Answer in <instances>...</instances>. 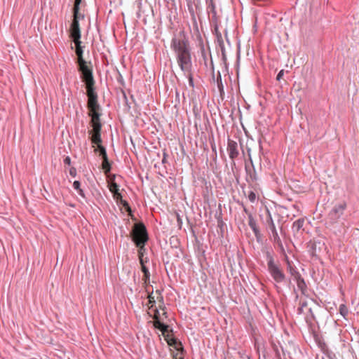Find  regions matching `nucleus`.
Instances as JSON below:
<instances>
[{
    "instance_id": "4be33fe9",
    "label": "nucleus",
    "mask_w": 359,
    "mask_h": 359,
    "mask_svg": "<svg viewBox=\"0 0 359 359\" xmlns=\"http://www.w3.org/2000/svg\"><path fill=\"white\" fill-rule=\"evenodd\" d=\"M142 271L144 273V281L147 282L149 277V272L148 269L144 265V263H142Z\"/></svg>"
},
{
    "instance_id": "b1692460",
    "label": "nucleus",
    "mask_w": 359,
    "mask_h": 359,
    "mask_svg": "<svg viewBox=\"0 0 359 359\" xmlns=\"http://www.w3.org/2000/svg\"><path fill=\"white\" fill-rule=\"evenodd\" d=\"M119 203L121 204H122L123 207L129 213V215H131V208H130L128 203L124 200H121Z\"/></svg>"
},
{
    "instance_id": "c756f323",
    "label": "nucleus",
    "mask_w": 359,
    "mask_h": 359,
    "mask_svg": "<svg viewBox=\"0 0 359 359\" xmlns=\"http://www.w3.org/2000/svg\"><path fill=\"white\" fill-rule=\"evenodd\" d=\"M306 306H307L306 302H302L300 307L298 309L299 313H303L304 312V308L306 307Z\"/></svg>"
},
{
    "instance_id": "f257e3e1",
    "label": "nucleus",
    "mask_w": 359,
    "mask_h": 359,
    "mask_svg": "<svg viewBox=\"0 0 359 359\" xmlns=\"http://www.w3.org/2000/svg\"><path fill=\"white\" fill-rule=\"evenodd\" d=\"M171 48L176 54L177 62L180 69L189 76V85L194 86L193 79L191 75L192 62L190 48L188 40L183 33H180L172 39Z\"/></svg>"
},
{
    "instance_id": "9d476101",
    "label": "nucleus",
    "mask_w": 359,
    "mask_h": 359,
    "mask_svg": "<svg viewBox=\"0 0 359 359\" xmlns=\"http://www.w3.org/2000/svg\"><path fill=\"white\" fill-rule=\"evenodd\" d=\"M227 151L231 159L233 160L236 158H237L239 154L237 142L233 140H229L227 145Z\"/></svg>"
},
{
    "instance_id": "f3484780",
    "label": "nucleus",
    "mask_w": 359,
    "mask_h": 359,
    "mask_svg": "<svg viewBox=\"0 0 359 359\" xmlns=\"http://www.w3.org/2000/svg\"><path fill=\"white\" fill-rule=\"evenodd\" d=\"M215 33L217 39L218 43L222 45L223 43V39L221 32L219 31L218 25L215 26Z\"/></svg>"
},
{
    "instance_id": "393cba45",
    "label": "nucleus",
    "mask_w": 359,
    "mask_h": 359,
    "mask_svg": "<svg viewBox=\"0 0 359 359\" xmlns=\"http://www.w3.org/2000/svg\"><path fill=\"white\" fill-rule=\"evenodd\" d=\"M155 298H156V297L153 294V293H151L149 294V296H148L149 304L151 305L149 309H151L154 306V304L156 302Z\"/></svg>"
},
{
    "instance_id": "6ab92c4d",
    "label": "nucleus",
    "mask_w": 359,
    "mask_h": 359,
    "mask_svg": "<svg viewBox=\"0 0 359 359\" xmlns=\"http://www.w3.org/2000/svg\"><path fill=\"white\" fill-rule=\"evenodd\" d=\"M109 189L113 194L119 192L118 186L116 182H111L109 186Z\"/></svg>"
},
{
    "instance_id": "0eeeda50",
    "label": "nucleus",
    "mask_w": 359,
    "mask_h": 359,
    "mask_svg": "<svg viewBox=\"0 0 359 359\" xmlns=\"http://www.w3.org/2000/svg\"><path fill=\"white\" fill-rule=\"evenodd\" d=\"M267 265L268 270L274 280L277 283L283 282L285 279V275L279 265L274 262L272 257L269 258Z\"/></svg>"
},
{
    "instance_id": "39448f33",
    "label": "nucleus",
    "mask_w": 359,
    "mask_h": 359,
    "mask_svg": "<svg viewBox=\"0 0 359 359\" xmlns=\"http://www.w3.org/2000/svg\"><path fill=\"white\" fill-rule=\"evenodd\" d=\"M76 45V53L78 56L79 71L81 72V77L92 75V69L87 65L86 62L83 59V50L81 46V41H74Z\"/></svg>"
},
{
    "instance_id": "20e7f679",
    "label": "nucleus",
    "mask_w": 359,
    "mask_h": 359,
    "mask_svg": "<svg viewBox=\"0 0 359 359\" xmlns=\"http://www.w3.org/2000/svg\"><path fill=\"white\" fill-rule=\"evenodd\" d=\"M133 241L137 246L145 245L148 241V235L145 226L142 223L135 224L132 231Z\"/></svg>"
},
{
    "instance_id": "7c9ffc66",
    "label": "nucleus",
    "mask_w": 359,
    "mask_h": 359,
    "mask_svg": "<svg viewBox=\"0 0 359 359\" xmlns=\"http://www.w3.org/2000/svg\"><path fill=\"white\" fill-rule=\"evenodd\" d=\"M283 75H284V70H283V69H282V70H280V71L279 72V73L278 74L277 77H276V79H277L278 81H280V80L283 78Z\"/></svg>"
},
{
    "instance_id": "cd10ccee",
    "label": "nucleus",
    "mask_w": 359,
    "mask_h": 359,
    "mask_svg": "<svg viewBox=\"0 0 359 359\" xmlns=\"http://www.w3.org/2000/svg\"><path fill=\"white\" fill-rule=\"evenodd\" d=\"M113 196H114V198L119 203L121 200H123L122 198V196L120 192H117V193H115L114 194H113Z\"/></svg>"
},
{
    "instance_id": "6e6552de",
    "label": "nucleus",
    "mask_w": 359,
    "mask_h": 359,
    "mask_svg": "<svg viewBox=\"0 0 359 359\" xmlns=\"http://www.w3.org/2000/svg\"><path fill=\"white\" fill-rule=\"evenodd\" d=\"M80 17L81 15H74L70 27V36L73 39V41H78L81 39V30L79 22Z\"/></svg>"
},
{
    "instance_id": "f03ea898",
    "label": "nucleus",
    "mask_w": 359,
    "mask_h": 359,
    "mask_svg": "<svg viewBox=\"0 0 359 359\" xmlns=\"http://www.w3.org/2000/svg\"><path fill=\"white\" fill-rule=\"evenodd\" d=\"M81 79L86 86L87 96L88 97L87 104L89 110L88 114L91 118L97 117V119H99L100 117V114L99 113L100 106L97 103V95L94 89L95 81L93 76L92 74L81 77Z\"/></svg>"
},
{
    "instance_id": "aec40b11",
    "label": "nucleus",
    "mask_w": 359,
    "mask_h": 359,
    "mask_svg": "<svg viewBox=\"0 0 359 359\" xmlns=\"http://www.w3.org/2000/svg\"><path fill=\"white\" fill-rule=\"evenodd\" d=\"M137 247L139 248L138 255H139L140 264H142V263H143L142 257H143L144 252L145 251L144 245H140V246H137Z\"/></svg>"
},
{
    "instance_id": "423d86ee",
    "label": "nucleus",
    "mask_w": 359,
    "mask_h": 359,
    "mask_svg": "<svg viewBox=\"0 0 359 359\" xmlns=\"http://www.w3.org/2000/svg\"><path fill=\"white\" fill-rule=\"evenodd\" d=\"M90 125L93 128L92 130L89 131L90 134L91 135L90 140L93 144L99 145L102 144V124L100 123V118L97 119V117L91 118Z\"/></svg>"
},
{
    "instance_id": "9b49d317",
    "label": "nucleus",
    "mask_w": 359,
    "mask_h": 359,
    "mask_svg": "<svg viewBox=\"0 0 359 359\" xmlns=\"http://www.w3.org/2000/svg\"><path fill=\"white\" fill-rule=\"evenodd\" d=\"M290 272H291V274L292 276H294V277L297 281V287L301 290V292L303 294H305L306 292L307 287H306V285L304 279L302 278L301 276L299 274L298 272H296L295 271L292 270V269L290 270Z\"/></svg>"
},
{
    "instance_id": "473e14b6",
    "label": "nucleus",
    "mask_w": 359,
    "mask_h": 359,
    "mask_svg": "<svg viewBox=\"0 0 359 359\" xmlns=\"http://www.w3.org/2000/svg\"><path fill=\"white\" fill-rule=\"evenodd\" d=\"M76 169L74 168H72L69 170V174L73 176V177H75L76 176Z\"/></svg>"
},
{
    "instance_id": "4468645a",
    "label": "nucleus",
    "mask_w": 359,
    "mask_h": 359,
    "mask_svg": "<svg viewBox=\"0 0 359 359\" xmlns=\"http://www.w3.org/2000/svg\"><path fill=\"white\" fill-rule=\"evenodd\" d=\"M304 219H299L296 220L292 224V230L294 232H298L304 226Z\"/></svg>"
},
{
    "instance_id": "f8f14e48",
    "label": "nucleus",
    "mask_w": 359,
    "mask_h": 359,
    "mask_svg": "<svg viewBox=\"0 0 359 359\" xmlns=\"http://www.w3.org/2000/svg\"><path fill=\"white\" fill-rule=\"evenodd\" d=\"M266 222H267V224H268L269 229H271V232L273 233V236L274 238V240L275 241H279L280 238H279V236L278 234V232H277V230H276L274 222H273V220L272 219L271 215L269 212V211H268V217L266 219Z\"/></svg>"
},
{
    "instance_id": "7ed1b4c3",
    "label": "nucleus",
    "mask_w": 359,
    "mask_h": 359,
    "mask_svg": "<svg viewBox=\"0 0 359 359\" xmlns=\"http://www.w3.org/2000/svg\"><path fill=\"white\" fill-rule=\"evenodd\" d=\"M161 319L159 314H157L156 321L154 323V327L161 331L165 340L169 346L174 347L177 351L182 350V346L181 342L173 337L172 330L169 329L168 325L161 323Z\"/></svg>"
},
{
    "instance_id": "412c9836",
    "label": "nucleus",
    "mask_w": 359,
    "mask_h": 359,
    "mask_svg": "<svg viewBox=\"0 0 359 359\" xmlns=\"http://www.w3.org/2000/svg\"><path fill=\"white\" fill-rule=\"evenodd\" d=\"M339 312L342 316L346 317L348 313V310L346 306L344 304H341L339 306Z\"/></svg>"
},
{
    "instance_id": "a878e982",
    "label": "nucleus",
    "mask_w": 359,
    "mask_h": 359,
    "mask_svg": "<svg viewBox=\"0 0 359 359\" xmlns=\"http://www.w3.org/2000/svg\"><path fill=\"white\" fill-rule=\"evenodd\" d=\"M249 225L251 227V229L253 230V231L255 232V235H257L258 233V229L257 228L255 222L253 220H250L249 222Z\"/></svg>"
},
{
    "instance_id": "1a4fd4ad",
    "label": "nucleus",
    "mask_w": 359,
    "mask_h": 359,
    "mask_svg": "<svg viewBox=\"0 0 359 359\" xmlns=\"http://www.w3.org/2000/svg\"><path fill=\"white\" fill-rule=\"evenodd\" d=\"M156 299L159 302V303L161 304L159 305V309H156L154 310L155 312H154V323L156 321V316H157V314H159V316L162 318L161 320V323H164L163 321L165 318H168V316H167V312L165 311V308L164 306H163V298L161 292L158 290L156 291Z\"/></svg>"
},
{
    "instance_id": "2eb2a0df",
    "label": "nucleus",
    "mask_w": 359,
    "mask_h": 359,
    "mask_svg": "<svg viewBox=\"0 0 359 359\" xmlns=\"http://www.w3.org/2000/svg\"><path fill=\"white\" fill-rule=\"evenodd\" d=\"M102 168L104 170L105 174L110 171L111 165L109 162L108 157L102 158Z\"/></svg>"
},
{
    "instance_id": "5701e85b",
    "label": "nucleus",
    "mask_w": 359,
    "mask_h": 359,
    "mask_svg": "<svg viewBox=\"0 0 359 359\" xmlns=\"http://www.w3.org/2000/svg\"><path fill=\"white\" fill-rule=\"evenodd\" d=\"M80 186H81V184L79 181H74V183H73V187L77 190L78 193L81 195V196H83V192L82 191V189L80 188Z\"/></svg>"
},
{
    "instance_id": "dca6fc26",
    "label": "nucleus",
    "mask_w": 359,
    "mask_h": 359,
    "mask_svg": "<svg viewBox=\"0 0 359 359\" xmlns=\"http://www.w3.org/2000/svg\"><path fill=\"white\" fill-rule=\"evenodd\" d=\"M100 152V155L102 156V158H107V152L105 148L102 145V144L97 145V147L94 149L95 152L98 151Z\"/></svg>"
},
{
    "instance_id": "c85d7f7f",
    "label": "nucleus",
    "mask_w": 359,
    "mask_h": 359,
    "mask_svg": "<svg viewBox=\"0 0 359 359\" xmlns=\"http://www.w3.org/2000/svg\"><path fill=\"white\" fill-rule=\"evenodd\" d=\"M256 194L255 193H254L253 191H250L248 194V199L251 201V202H255V200H256Z\"/></svg>"
},
{
    "instance_id": "2f4dec72",
    "label": "nucleus",
    "mask_w": 359,
    "mask_h": 359,
    "mask_svg": "<svg viewBox=\"0 0 359 359\" xmlns=\"http://www.w3.org/2000/svg\"><path fill=\"white\" fill-rule=\"evenodd\" d=\"M64 163L68 165H69L71 164V158L69 156H67L65 159H64Z\"/></svg>"
},
{
    "instance_id": "ddd939ff",
    "label": "nucleus",
    "mask_w": 359,
    "mask_h": 359,
    "mask_svg": "<svg viewBox=\"0 0 359 359\" xmlns=\"http://www.w3.org/2000/svg\"><path fill=\"white\" fill-rule=\"evenodd\" d=\"M346 208V204L344 202L337 204L332 209V212L336 215L337 217H339L343 214Z\"/></svg>"
},
{
    "instance_id": "72a5a7b5",
    "label": "nucleus",
    "mask_w": 359,
    "mask_h": 359,
    "mask_svg": "<svg viewBox=\"0 0 359 359\" xmlns=\"http://www.w3.org/2000/svg\"><path fill=\"white\" fill-rule=\"evenodd\" d=\"M177 221L180 222V215L178 214L177 215Z\"/></svg>"
},
{
    "instance_id": "bb28decb",
    "label": "nucleus",
    "mask_w": 359,
    "mask_h": 359,
    "mask_svg": "<svg viewBox=\"0 0 359 359\" xmlns=\"http://www.w3.org/2000/svg\"><path fill=\"white\" fill-rule=\"evenodd\" d=\"M217 86H218V88L219 89V91L222 93V91H223V85L222 83V79H221V75L220 74H219V76L217 78Z\"/></svg>"
},
{
    "instance_id": "a211bd4d",
    "label": "nucleus",
    "mask_w": 359,
    "mask_h": 359,
    "mask_svg": "<svg viewBox=\"0 0 359 359\" xmlns=\"http://www.w3.org/2000/svg\"><path fill=\"white\" fill-rule=\"evenodd\" d=\"M81 2V0H74V7H73V13L74 15H80L79 14V6Z\"/></svg>"
}]
</instances>
